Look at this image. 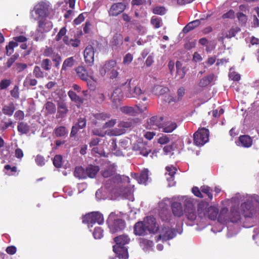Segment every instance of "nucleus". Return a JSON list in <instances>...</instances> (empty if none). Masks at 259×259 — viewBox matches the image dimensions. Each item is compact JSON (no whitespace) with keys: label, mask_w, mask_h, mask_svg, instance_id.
<instances>
[{"label":"nucleus","mask_w":259,"mask_h":259,"mask_svg":"<svg viewBox=\"0 0 259 259\" xmlns=\"http://www.w3.org/2000/svg\"><path fill=\"white\" fill-rule=\"evenodd\" d=\"M200 189L202 193L205 194L208 197L210 200L212 199V194L210 192V189L209 187L207 186H203L201 187Z\"/></svg>","instance_id":"nucleus-62"},{"label":"nucleus","mask_w":259,"mask_h":259,"mask_svg":"<svg viewBox=\"0 0 259 259\" xmlns=\"http://www.w3.org/2000/svg\"><path fill=\"white\" fill-rule=\"evenodd\" d=\"M18 44L17 42H14V41H11L9 44L6 46V55L8 56H11L14 53V48L17 47Z\"/></svg>","instance_id":"nucleus-48"},{"label":"nucleus","mask_w":259,"mask_h":259,"mask_svg":"<svg viewBox=\"0 0 259 259\" xmlns=\"http://www.w3.org/2000/svg\"><path fill=\"white\" fill-rule=\"evenodd\" d=\"M92 153L95 156L99 157H108L109 155H111L112 154H106V153L103 151L101 148L98 147H94L92 150Z\"/></svg>","instance_id":"nucleus-46"},{"label":"nucleus","mask_w":259,"mask_h":259,"mask_svg":"<svg viewBox=\"0 0 259 259\" xmlns=\"http://www.w3.org/2000/svg\"><path fill=\"white\" fill-rule=\"evenodd\" d=\"M133 125V123L130 121H121L118 124V127L119 129H113L110 130L107 133L109 136H118L123 134L125 129L131 127Z\"/></svg>","instance_id":"nucleus-10"},{"label":"nucleus","mask_w":259,"mask_h":259,"mask_svg":"<svg viewBox=\"0 0 259 259\" xmlns=\"http://www.w3.org/2000/svg\"><path fill=\"white\" fill-rule=\"evenodd\" d=\"M104 222L103 215L98 212H92L86 214L83 218L82 222L89 224V227H92V224L97 223L99 225Z\"/></svg>","instance_id":"nucleus-5"},{"label":"nucleus","mask_w":259,"mask_h":259,"mask_svg":"<svg viewBox=\"0 0 259 259\" xmlns=\"http://www.w3.org/2000/svg\"><path fill=\"white\" fill-rule=\"evenodd\" d=\"M177 127V125L176 122L167 121L162 125V132L164 133H171L174 131Z\"/></svg>","instance_id":"nucleus-27"},{"label":"nucleus","mask_w":259,"mask_h":259,"mask_svg":"<svg viewBox=\"0 0 259 259\" xmlns=\"http://www.w3.org/2000/svg\"><path fill=\"white\" fill-rule=\"evenodd\" d=\"M51 58L53 62L54 66L57 68H59L62 60L61 55L58 53H57L51 57Z\"/></svg>","instance_id":"nucleus-51"},{"label":"nucleus","mask_w":259,"mask_h":259,"mask_svg":"<svg viewBox=\"0 0 259 259\" xmlns=\"http://www.w3.org/2000/svg\"><path fill=\"white\" fill-rule=\"evenodd\" d=\"M177 169L175 166H166V170L167 172H166L165 175H167L168 172V175L169 176V178H167V180L170 182L171 181V183H169L168 184L169 186H172L174 184V182H172L174 181L173 176L175 174Z\"/></svg>","instance_id":"nucleus-36"},{"label":"nucleus","mask_w":259,"mask_h":259,"mask_svg":"<svg viewBox=\"0 0 259 259\" xmlns=\"http://www.w3.org/2000/svg\"><path fill=\"white\" fill-rule=\"evenodd\" d=\"M171 209L175 216L180 217L183 214V208L181 203L174 202L171 205Z\"/></svg>","instance_id":"nucleus-31"},{"label":"nucleus","mask_w":259,"mask_h":259,"mask_svg":"<svg viewBox=\"0 0 259 259\" xmlns=\"http://www.w3.org/2000/svg\"><path fill=\"white\" fill-rule=\"evenodd\" d=\"M37 81L36 79L31 77V75H28L23 82V85L29 88L30 87L35 86L37 84Z\"/></svg>","instance_id":"nucleus-38"},{"label":"nucleus","mask_w":259,"mask_h":259,"mask_svg":"<svg viewBox=\"0 0 259 259\" xmlns=\"http://www.w3.org/2000/svg\"><path fill=\"white\" fill-rule=\"evenodd\" d=\"M126 9V6L123 3L113 4L108 11L110 16H117L122 13Z\"/></svg>","instance_id":"nucleus-13"},{"label":"nucleus","mask_w":259,"mask_h":259,"mask_svg":"<svg viewBox=\"0 0 259 259\" xmlns=\"http://www.w3.org/2000/svg\"><path fill=\"white\" fill-rule=\"evenodd\" d=\"M148 170L144 169L142 171L139 178L138 179V182L139 184H145L148 179Z\"/></svg>","instance_id":"nucleus-50"},{"label":"nucleus","mask_w":259,"mask_h":259,"mask_svg":"<svg viewBox=\"0 0 259 259\" xmlns=\"http://www.w3.org/2000/svg\"><path fill=\"white\" fill-rule=\"evenodd\" d=\"M185 94V89L184 87H180L177 91V98L174 100V102L179 101L182 100L183 97Z\"/></svg>","instance_id":"nucleus-61"},{"label":"nucleus","mask_w":259,"mask_h":259,"mask_svg":"<svg viewBox=\"0 0 259 259\" xmlns=\"http://www.w3.org/2000/svg\"><path fill=\"white\" fill-rule=\"evenodd\" d=\"M239 142L242 146L244 147H249L252 145V140L251 138L247 135L240 136L239 137Z\"/></svg>","instance_id":"nucleus-30"},{"label":"nucleus","mask_w":259,"mask_h":259,"mask_svg":"<svg viewBox=\"0 0 259 259\" xmlns=\"http://www.w3.org/2000/svg\"><path fill=\"white\" fill-rule=\"evenodd\" d=\"M35 12L39 17H42L41 18H46L47 16V10L42 5L37 6L35 9Z\"/></svg>","instance_id":"nucleus-43"},{"label":"nucleus","mask_w":259,"mask_h":259,"mask_svg":"<svg viewBox=\"0 0 259 259\" xmlns=\"http://www.w3.org/2000/svg\"><path fill=\"white\" fill-rule=\"evenodd\" d=\"M144 221L138 222L134 226V233L136 235L142 236L147 234V230Z\"/></svg>","instance_id":"nucleus-18"},{"label":"nucleus","mask_w":259,"mask_h":259,"mask_svg":"<svg viewBox=\"0 0 259 259\" xmlns=\"http://www.w3.org/2000/svg\"><path fill=\"white\" fill-rule=\"evenodd\" d=\"M140 245L143 249H147L153 246V241L144 238H141L140 241Z\"/></svg>","instance_id":"nucleus-47"},{"label":"nucleus","mask_w":259,"mask_h":259,"mask_svg":"<svg viewBox=\"0 0 259 259\" xmlns=\"http://www.w3.org/2000/svg\"><path fill=\"white\" fill-rule=\"evenodd\" d=\"M41 67L45 71H49L51 69V62L49 59H44L41 62Z\"/></svg>","instance_id":"nucleus-52"},{"label":"nucleus","mask_w":259,"mask_h":259,"mask_svg":"<svg viewBox=\"0 0 259 259\" xmlns=\"http://www.w3.org/2000/svg\"><path fill=\"white\" fill-rule=\"evenodd\" d=\"M209 132L206 128H199L193 135L194 144L197 146H202L209 140Z\"/></svg>","instance_id":"nucleus-4"},{"label":"nucleus","mask_w":259,"mask_h":259,"mask_svg":"<svg viewBox=\"0 0 259 259\" xmlns=\"http://www.w3.org/2000/svg\"><path fill=\"white\" fill-rule=\"evenodd\" d=\"M200 22L199 20H196L189 22L187 25H186L183 29V32L184 33H187L191 30L194 29L195 28L199 26Z\"/></svg>","instance_id":"nucleus-34"},{"label":"nucleus","mask_w":259,"mask_h":259,"mask_svg":"<svg viewBox=\"0 0 259 259\" xmlns=\"http://www.w3.org/2000/svg\"><path fill=\"white\" fill-rule=\"evenodd\" d=\"M122 85L125 86L123 94L126 98H139L145 94V91L142 90L140 87L133 83L132 78L127 79Z\"/></svg>","instance_id":"nucleus-2"},{"label":"nucleus","mask_w":259,"mask_h":259,"mask_svg":"<svg viewBox=\"0 0 259 259\" xmlns=\"http://www.w3.org/2000/svg\"><path fill=\"white\" fill-rule=\"evenodd\" d=\"M133 150L144 156H147L151 152L146 142L142 139H138L133 145Z\"/></svg>","instance_id":"nucleus-6"},{"label":"nucleus","mask_w":259,"mask_h":259,"mask_svg":"<svg viewBox=\"0 0 259 259\" xmlns=\"http://www.w3.org/2000/svg\"><path fill=\"white\" fill-rule=\"evenodd\" d=\"M75 59L74 57H70L66 58L63 62L62 66V71L66 70L68 68L72 67L75 64Z\"/></svg>","instance_id":"nucleus-33"},{"label":"nucleus","mask_w":259,"mask_h":259,"mask_svg":"<svg viewBox=\"0 0 259 259\" xmlns=\"http://www.w3.org/2000/svg\"><path fill=\"white\" fill-rule=\"evenodd\" d=\"M114 181L117 183H130V178L125 176L116 175L114 177Z\"/></svg>","instance_id":"nucleus-55"},{"label":"nucleus","mask_w":259,"mask_h":259,"mask_svg":"<svg viewBox=\"0 0 259 259\" xmlns=\"http://www.w3.org/2000/svg\"><path fill=\"white\" fill-rule=\"evenodd\" d=\"M188 207L185 210L187 219L191 221H194L196 218V213L191 202L188 203Z\"/></svg>","instance_id":"nucleus-23"},{"label":"nucleus","mask_w":259,"mask_h":259,"mask_svg":"<svg viewBox=\"0 0 259 259\" xmlns=\"http://www.w3.org/2000/svg\"><path fill=\"white\" fill-rule=\"evenodd\" d=\"M207 207V204L204 202H201L198 204L197 210L200 214H203L204 215H206V209Z\"/></svg>","instance_id":"nucleus-54"},{"label":"nucleus","mask_w":259,"mask_h":259,"mask_svg":"<svg viewBox=\"0 0 259 259\" xmlns=\"http://www.w3.org/2000/svg\"><path fill=\"white\" fill-rule=\"evenodd\" d=\"M241 214L238 211V207L234 206L231 209L230 214L229 215V220L231 222L236 223L240 219Z\"/></svg>","instance_id":"nucleus-20"},{"label":"nucleus","mask_w":259,"mask_h":259,"mask_svg":"<svg viewBox=\"0 0 259 259\" xmlns=\"http://www.w3.org/2000/svg\"><path fill=\"white\" fill-rule=\"evenodd\" d=\"M17 129L21 134H26L29 131V126L27 123L21 121L19 122Z\"/></svg>","instance_id":"nucleus-41"},{"label":"nucleus","mask_w":259,"mask_h":259,"mask_svg":"<svg viewBox=\"0 0 259 259\" xmlns=\"http://www.w3.org/2000/svg\"><path fill=\"white\" fill-rule=\"evenodd\" d=\"M116 245L113 246V251L119 258L127 259V249L124 246L130 241V238L125 235H120L114 238Z\"/></svg>","instance_id":"nucleus-1"},{"label":"nucleus","mask_w":259,"mask_h":259,"mask_svg":"<svg viewBox=\"0 0 259 259\" xmlns=\"http://www.w3.org/2000/svg\"><path fill=\"white\" fill-rule=\"evenodd\" d=\"M33 75L37 78H41L44 77V73L40 67L35 66L33 70Z\"/></svg>","instance_id":"nucleus-53"},{"label":"nucleus","mask_w":259,"mask_h":259,"mask_svg":"<svg viewBox=\"0 0 259 259\" xmlns=\"http://www.w3.org/2000/svg\"><path fill=\"white\" fill-rule=\"evenodd\" d=\"M95 120L93 121L95 125L98 124L97 120H105L107 118H110V115L105 113H99L94 115Z\"/></svg>","instance_id":"nucleus-44"},{"label":"nucleus","mask_w":259,"mask_h":259,"mask_svg":"<svg viewBox=\"0 0 259 259\" xmlns=\"http://www.w3.org/2000/svg\"><path fill=\"white\" fill-rule=\"evenodd\" d=\"M214 75L211 74L202 78L199 82V86L201 88H204L208 86L213 80Z\"/></svg>","instance_id":"nucleus-24"},{"label":"nucleus","mask_w":259,"mask_h":259,"mask_svg":"<svg viewBox=\"0 0 259 259\" xmlns=\"http://www.w3.org/2000/svg\"><path fill=\"white\" fill-rule=\"evenodd\" d=\"M77 76L82 80H87L88 77H90L88 72L83 66H79L75 69Z\"/></svg>","instance_id":"nucleus-19"},{"label":"nucleus","mask_w":259,"mask_h":259,"mask_svg":"<svg viewBox=\"0 0 259 259\" xmlns=\"http://www.w3.org/2000/svg\"><path fill=\"white\" fill-rule=\"evenodd\" d=\"M143 221L148 232L153 234L157 232L159 229V225L155 218L152 216L147 217Z\"/></svg>","instance_id":"nucleus-9"},{"label":"nucleus","mask_w":259,"mask_h":259,"mask_svg":"<svg viewBox=\"0 0 259 259\" xmlns=\"http://www.w3.org/2000/svg\"><path fill=\"white\" fill-rule=\"evenodd\" d=\"M86 169L87 176L90 178H93L96 176L97 173L99 171V168L98 166L91 164L88 167H87Z\"/></svg>","instance_id":"nucleus-37"},{"label":"nucleus","mask_w":259,"mask_h":259,"mask_svg":"<svg viewBox=\"0 0 259 259\" xmlns=\"http://www.w3.org/2000/svg\"><path fill=\"white\" fill-rule=\"evenodd\" d=\"M147 109V106L145 105L141 106L140 104L136 105L134 107L131 106H123L121 107L120 110L122 113L125 114L135 116L139 113L144 112Z\"/></svg>","instance_id":"nucleus-7"},{"label":"nucleus","mask_w":259,"mask_h":259,"mask_svg":"<svg viewBox=\"0 0 259 259\" xmlns=\"http://www.w3.org/2000/svg\"><path fill=\"white\" fill-rule=\"evenodd\" d=\"M218 213L219 209L213 206H210L207 208L206 215L210 219L215 220L217 218Z\"/></svg>","instance_id":"nucleus-35"},{"label":"nucleus","mask_w":259,"mask_h":259,"mask_svg":"<svg viewBox=\"0 0 259 259\" xmlns=\"http://www.w3.org/2000/svg\"><path fill=\"white\" fill-rule=\"evenodd\" d=\"M168 91V88L159 85H155L153 89V92L157 96L162 95Z\"/></svg>","instance_id":"nucleus-39"},{"label":"nucleus","mask_w":259,"mask_h":259,"mask_svg":"<svg viewBox=\"0 0 259 259\" xmlns=\"http://www.w3.org/2000/svg\"><path fill=\"white\" fill-rule=\"evenodd\" d=\"M122 96V93L121 89L116 88L112 94L111 99L113 103L117 104L120 103Z\"/></svg>","instance_id":"nucleus-28"},{"label":"nucleus","mask_w":259,"mask_h":259,"mask_svg":"<svg viewBox=\"0 0 259 259\" xmlns=\"http://www.w3.org/2000/svg\"><path fill=\"white\" fill-rule=\"evenodd\" d=\"M52 28L51 22L46 21L45 18H41L38 21V28L36 29L37 33H40L41 35L45 32L50 31Z\"/></svg>","instance_id":"nucleus-14"},{"label":"nucleus","mask_w":259,"mask_h":259,"mask_svg":"<svg viewBox=\"0 0 259 259\" xmlns=\"http://www.w3.org/2000/svg\"><path fill=\"white\" fill-rule=\"evenodd\" d=\"M74 174L75 177L79 179H85L87 177V169L85 170L82 167H76Z\"/></svg>","instance_id":"nucleus-40"},{"label":"nucleus","mask_w":259,"mask_h":259,"mask_svg":"<svg viewBox=\"0 0 259 259\" xmlns=\"http://www.w3.org/2000/svg\"><path fill=\"white\" fill-rule=\"evenodd\" d=\"M242 214L245 217L251 218L255 213L254 207L250 201L244 202L241 205Z\"/></svg>","instance_id":"nucleus-15"},{"label":"nucleus","mask_w":259,"mask_h":259,"mask_svg":"<svg viewBox=\"0 0 259 259\" xmlns=\"http://www.w3.org/2000/svg\"><path fill=\"white\" fill-rule=\"evenodd\" d=\"M176 235V232L174 229L165 225L161 229L159 237L163 240H167L172 239Z\"/></svg>","instance_id":"nucleus-12"},{"label":"nucleus","mask_w":259,"mask_h":259,"mask_svg":"<svg viewBox=\"0 0 259 259\" xmlns=\"http://www.w3.org/2000/svg\"><path fill=\"white\" fill-rule=\"evenodd\" d=\"M237 17L241 25H244L246 24L247 21V18L245 14L242 12H238L237 14Z\"/></svg>","instance_id":"nucleus-59"},{"label":"nucleus","mask_w":259,"mask_h":259,"mask_svg":"<svg viewBox=\"0 0 259 259\" xmlns=\"http://www.w3.org/2000/svg\"><path fill=\"white\" fill-rule=\"evenodd\" d=\"M57 53L52 48L46 47L44 51L43 55L45 57L51 58Z\"/></svg>","instance_id":"nucleus-58"},{"label":"nucleus","mask_w":259,"mask_h":259,"mask_svg":"<svg viewBox=\"0 0 259 259\" xmlns=\"http://www.w3.org/2000/svg\"><path fill=\"white\" fill-rule=\"evenodd\" d=\"M107 221L109 224L110 229L113 233L123 230L125 227V223L122 219H116L112 220L111 217H110Z\"/></svg>","instance_id":"nucleus-8"},{"label":"nucleus","mask_w":259,"mask_h":259,"mask_svg":"<svg viewBox=\"0 0 259 259\" xmlns=\"http://www.w3.org/2000/svg\"><path fill=\"white\" fill-rule=\"evenodd\" d=\"M161 19L153 16L151 19V23L154 26V28L157 29L161 26Z\"/></svg>","instance_id":"nucleus-56"},{"label":"nucleus","mask_w":259,"mask_h":259,"mask_svg":"<svg viewBox=\"0 0 259 259\" xmlns=\"http://www.w3.org/2000/svg\"><path fill=\"white\" fill-rule=\"evenodd\" d=\"M99 72L102 76L107 75L110 78H116L118 75L116 62L113 60L107 61L99 67Z\"/></svg>","instance_id":"nucleus-3"},{"label":"nucleus","mask_w":259,"mask_h":259,"mask_svg":"<svg viewBox=\"0 0 259 259\" xmlns=\"http://www.w3.org/2000/svg\"><path fill=\"white\" fill-rule=\"evenodd\" d=\"M68 95L71 100L76 103L77 106H80L84 102V99L77 95V94L72 90H70L68 92Z\"/></svg>","instance_id":"nucleus-22"},{"label":"nucleus","mask_w":259,"mask_h":259,"mask_svg":"<svg viewBox=\"0 0 259 259\" xmlns=\"http://www.w3.org/2000/svg\"><path fill=\"white\" fill-rule=\"evenodd\" d=\"M95 49L92 45H88L83 51V57L85 63L92 66L94 63Z\"/></svg>","instance_id":"nucleus-11"},{"label":"nucleus","mask_w":259,"mask_h":259,"mask_svg":"<svg viewBox=\"0 0 259 259\" xmlns=\"http://www.w3.org/2000/svg\"><path fill=\"white\" fill-rule=\"evenodd\" d=\"M11 84V81L10 79H2L0 82V89L2 90L6 89Z\"/></svg>","instance_id":"nucleus-64"},{"label":"nucleus","mask_w":259,"mask_h":259,"mask_svg":"<svg viewBox=\"0 0 259 259\" xmlns=\"http://www.w3.org/2000/svg\"><path fill=\"white\" fill-rule=\"evenodd\" d=\"M46 111H47L48 114H53L56 111V108L55 104L50 101H48L45 105Z\"/></svg>","instance_id":"nucleus-42"},{"label":"nucleus","mask_w":259,"mask_h":259,"mask_svg":"<svg viewBox=\"0 0 259 259\" xmlns=\"http://www.w3.org/2000/svg\"><path fill=\"white\" fill-rule=\"evenodd\" d=\"M19 55L18 54H15L12 55L7 61L6 65L7 68H10L15 61L18 59Z\"/></svg>","instance_id":"nucleus-63"},{"label":"nucleus","mask_w":259,"mask_h":259,"mask_svg":"<svg viewBox=\"0 0 259 259\" xmlns=\"http://www.w3.org/2000/svg\"><path fill=\"white\" fill-rule=\"evenodd\" d=\"M54 133L56 137H65L68 135V131L64 126L56 127L54 130Z\"/></svg>","instance_id":"nucleus-26"},{"label":"nucleus","mask_w":259,"mask_h":259,"mask_svg":"<svg viewBox=\"0 0 259 259\" xmlns=\"http://www.w3.org/2000/svg\"><path fill=\"white\" fill-rule=\"evenodd\" d=\"M240 31V28L238 27H232L225 34V37L228 38H231L234 37L236 33Z\"/></svg>","instance_id":"nucleus-49"},{"label":"nucleus","mask_w":259,"mask_h":259,"mask_svg":"<svg viewBox=\"0 0 259 259\" xmlns=\"http://www.w3.org/2000/svg\"><path fill=\"white\" fill-rule=\"evenodd\" d=\"M84 81L87 82V86L89 89L91 90H94L96 87V82L95 80L93 79L92 76H90V77H88L87 80H84Z\"/></svg>","instance_id":"nucleus-60"},{"label":"nucleus","mask_w":259,"mask_h":259,"mask_svg":"<svg viewBox=\"0 0 259 259\" xmlns=\"http://www.w3.org/2000/svg\"><path fill=\"white\" fill-rule=\"evenodd\" d=\"M15 109L14 104L13 102H10L3 106L2 112L5 115L11 116L13 114Z\"/></svg>","instance_id":"nucleus-21"},{"label":"nucleus","mask_w":259,"mask_h":259,"mask_svg":"<svg viewBox=\"0 0 259 259\" xmlns=\"http://www.w3.org/2000/svg\"><path fill=\"white\" fill-rule=\"evenodd\" d=\"M58 111L56 115L57 118H64L67 114L68 109L66 104L62 101L58 102Z\"/></svg>","instance_id":"nucleus-17"},{"label":"nucleus","mask_w":259,"mask_h":259,"mask_svg":"<svg viewBox=\"0 0 259 259\" xmlns=\"http://www.w3.org/2000/svg\"><path fill=\"white\" fill-rule=\"evenodd\" d=\"M152 12L154 14L163 15L165 14L166 9L164 7L157 6L153 9Z\"/></svg>","instance_id":"nucleus-57"},{"label":"nucleus","mask_w":259,"mask_h":259,"mask_svg":"<svg viewBox=\"0 0 259 259\" xmlns=\"http://www.w3.org/2000/svg\"><path fill=\"white\" fill-rule=\"evenodd\" d=\"M160 121L156 116H152L147 120V128L156 129L160 127Z\"/></svg>","instance_id":"nucleus-25"},{"label":"nucleus","mask_w":259,"mask_h":259,"mask_svg":"<svg viewBox=\"0 0 259 259\" xmlns=\"http://www.w3.org/2000/svg\"><path fill=\"white\" fill-rule=\"evenodd\" d=\"M228 210L226 208H223L218 216V220L221 223L224 224L229 220V215H228Z\"/></svg>","instance_id":"nucleus-32"},{"label":"nucleus","mask_w":259,"mask_h":259,"mask_svg":"<svg viewBox=\"0 0 259 259\" xmlns=\"http://www.w3.org/2000/svg\"><path fill=\"white\" fill-rule=\"evenodd\" d=\"M112 49H118L123 44V36L120 33H115L110 41Z\"/></svg>","instance_id":"nucleus-16"},{"label":"nucleus","mask_w":259,"mask_h":259,"mask_svg":"<svg viewBox=\"0 0 259 259\" xmlns=\"http://www.w3.org/2000/svg\"><path fill=\"white\" fill-rule=\"evenodd\" d=\"M102 175L104 178L113 176L115 172V167L114 164H110L102 170Z\"/></svg>","instance_id":"nucleus-29"},{"label":"nucleus","mask_w":259,"mask_h":259,"mask_svg":"<svg viewBox=\"0 0 259 259\" xmlns=\"http://www.w3.org/2000/svg\"><path fill=\"white\" fill-rule=\"evenodd\" d=\"M133 192V189L127 187H122L118 190L119 195L124 197L131 196Z\"/></svg>","instance_id":"nucleus-45"}]
</instances>
